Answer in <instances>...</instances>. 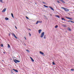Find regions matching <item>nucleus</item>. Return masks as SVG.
<instances>
[{"mask_svg":"<svg viewBox=\"0 0 74 74\" xmlns=\"http://www.w3.org/2000/svg\"><path fill=\"white\" fill-rule=\"evenodd\" d=\"M44 32H43L41 33L40 35V37L42 38L44 37Z\"/></svg>","mask_w":74,"mask_h":74,"instance_id":"nucleus-3","label":"nucleus"},{"mask_svg":"<svg viewBox=\"0 0 74 74\" xmlns=\"http://www.w3.org/2000/svg\"><path fill=\"white\" fill-rule=\"evenodd\" d=\"M24 38H25V39L26 40V37H24Z\"/></svg>","mask_w":74,"mask_h":74,"instance_id":"nucleus-39","label":"nucleus"},{"mask_svg":"<svg viewBox=\"0 0 74 74\" xmlns=\"http://www.w3.org/2000/svg\"><path fill=\"white\" fill-rule=\"evenodd\" d=\"M11 15L12 18H14V14H12V13L11 14Z\"/></svg>","mask_w":74,"mask_h":74,"instance_id":"nucleus-13","label":"nucleus"},{"mask_svg":"<svg viewBox=\"0 0 74 74\" xmlns=\"http://www.w3.org/2000/svg\"><path fill=\"white\" fill-rule=\"evenodd\" d=\"M44 38L45 39V38H46V35H45L44 36Z\"/></svg>","mask_w":74,"mask_h":74,"instance_id":"nucleus-22","label":"nucleus"},{"mask_svg":"<svg viewBox=\"0 0 74 74\" xmlns=\"http://www.w3.org/2000/svg\"><path fill=\"white\" fill-rule=\"evenodd\" d=\"M65 17L66 18H67V19H70V20H73V18H71L70 17Z\"/></svg>","mask_w":74,"mask_h":74,"instance_id":"nucleus-5","label":"nucleus"},{"mask_svg":"<svg viewBox=\"0 0 74 74\" xmlns=\"http://www.w3.org/2000/svg\"><path fill=\"white\" fill-rule=\"evenodd\" d=\"M24 45H25V46H26V44L25 43L24 44Z\"/></svg>","mask_w":74,"mask_h":74,"instance_id":"nucleus-38","label":"nucleus"},{"mask_svg":"<svg viewBox=\"0 0 74 74\" xmlns=\"http://www.w3.org/2000/svg\"><path fill=\"white\" fill-rule=\"evenodd\" d=\"M43 3V4H45L46 3L45 2H42Z\"/></svg>","mask_w":74,"mask_h":74,"instance_id":"nucleus-33","label":"nucleus"},{"mask_svg":"<svg viewBox=\"0 0 74 74\" xmlns=\"http://www.w3.org/2000/svg\"><path fill=\"white\" fill-rule=\"evenodd\" d=\"M15 27L16 29H17V27H16V26H15Z\"/></svg>","mask_w":74,"mask_h":74,"instance_id":"nucleus-40","label":"nucleus"},{"mask_svg":"<svg viewBox=\"0 0 74 74\" xmlns=\"http://www.w3.org/2000/svg\"><path fill=\"white\" fill-rule=\"evenodd\" d=\"M71 22L72 23H74V22L73 21H71Z\"/></svg>","mask_w":74,"mask_h":74,"instance_id":"nucleus-29","label":"nucleus"},{"mask_svg":"<svg viewBox=\"0 0 74 74\" xmlns=\"http://www.w3.org/2000/svg\"><path fill=\"white\" fill-rule=\"evenodd\" d=\"M40 54H41V55H44V53L41 51H40Z\"/></svg>","mask_w":74,"mask_h":74,"instance_id":"nucleus-12","label":"nucleus"},{"mask_svg":"<svg viewBox=\"0 0 74 74\" xmlns=\"http://www.w3.org/2000/svg\"><path fill=\"white\" fill-rule=\"evenodd\" d=\"M12 36H14V37H15V38H16V39L17 38V37H16V36L15 35V34H14L12 33Z\"/></svg>","mask_w":74,"mask_h":74,"instance_id":"nucleus-4","label":"nucleus"},{"mask_svg":"<svg viewBox=\"0 0 74 74\" xmlns=\"http://www.w3.org/2000/svg\"><path fill=\"white\" fill-rule=\"evenodd\" d=\"M8 48H10V45L9 44H8Z\"/></svg>","mask_w":74,"mask_h":74,"instance_id":"nucleus-20","label":"nucleus"},{"mask_svg":"<svg viewBox=\"0 0 74 74\" xmlns=\"http://www.w3.org/2000/svg\"><path fill=\"white\" fill-rule=\"evenodd\" d=\"M57 27H58V25H56L55 26V28H57Z\"/></svg>","mask_w":74,"mask_h":74,"instance_id":"nucleus-23","label":"nucleus"},{"mask_svg":"<svg viewBox=\"0 0 74 74\" xmlns=\"http://www.w3.org/2000/svg\"><path fill=\"white\" fill-rule=\"evenodd\" d=\"M4 53H5V52H3Z\"/></svg>","mask_w":74,"mask_h":74,"instance_id":"nucleus-44","label":"nucleus"},{"mask_svg":"<svg viewBox=\"0 0 74 74\" xmlns=\"http://www.w3.org/2000/svg\"><path fill=\"white\" fill-rule=\"evenodd\" d=\"M11 73H12L13 74H14V73H13V72H12V71L11 70Z\"/></svg>","mask_w":74,"mask_h":74,"instance_id":"nucleus-36","label":"nucleus"},{"mask_svg":"<svg viewBox=\"0 0 74 74\" xmlns=\"http://www.w3.org/2000/svg\"><path fill=\"white\" fill-rule=\"evenodd\" d=\"M13 70L15 71V72H16V73H18V71L16 69H13Z\"/></svg>","mask_w":74,"mask_h":74,"instance_id":"nucleus-7","label":"nucleus"},{"mask_svg":"<svg viewBox=\"0 0 74 74\" xmlns=\"http://www.w3.org/2000/svg\"><path fill=\"white\" fill-rule=\"evenodd\" d=\"M61 8L64 10L65 11H69V9L63 7H61Z\"/></svg>","mask_w":74,"mask_h":74,"instance_id":"nucleus-2","label":"nucleus"},{"mask_svg":"<svg viewBox=\"0 0 74 74\" xmlns=\"http://www.w3.org/2000/svg\"><path fill=\"white\" fill-rule=\"evenodd\" d=\"M44 17H45V18H47V16H45V15H44Z\"/></svg>","mask_w":74,"mask_h":74,"instance_id":"nucleus-32","label":"nucleus"},{"mask_svg":"<svg viewBox=\"0 0 74 74\" xmlns=\"http://www.w3.org/2000/svg\"><path fill=\"white\" fill-rule=\"evenodd\" d=\"M10 35H11V33H10L9 35V36H10Z\"/></svg>","mask_w":74,"mask_h":74,"instance_id":"nucleus-37","label":"nucleus"},{"mask_svg":"<svg viewBox=\"0 0 74 74\" xmlns=\"http://www.w3.org/2000/svg\"><path fill=\"white\" fill-rule=\"evenodd\" d=\"M41 31H42V29H40L39 30H38L39 33V34L40 33Z\"/></svg>","mask_w":74,"mask_h":74,"instance_id":"nucleus-11","label":"nucleus"},{"mask_svg":"<svg viewBox=\"0 0 74 74\" xmlns=\"http://www.w3.org/2000/svg\"><path fill=\"white\" fill-rule=\"evenodd\" d=\"M57 2H58V3H60V2L58 0L57 1Z\"/></svg>","mask_w":74,"mask_h":74,"instance_id":"nucleus-28","label":"nucleus"},{"mask_svg":"<svg viewBox=\"0 0 74 74\" xmlns=\"http://www.w3.org/2000/svg\"><path fill=\"white\" fill-rule=\"evenodd\" d=\"M61 2H62V3H65V2H64V1H63V0H61Z\"/></svg>","mask_w":74,"mask_h":74,"instance_id":"nucleus-15","label":"nucleus"},{"mask_svg":"<svg viewBox=\"0 0 74 74\" xmlns=\"http://www.w3.org/2000/svg\"><path fill=\"white\" fill-rule=\"evenodd\" d=\"M6 10V8H5L2 11V12H5V11Z\"/></svg>","mask_w":74,"mask_h":74,"instance_id":"nucleus-9","label":"nucleus"},{"mask_svg":"<svg viewBox=\"0 0 74 74\" xmlns=\"http://www.w3.org/2000/svg\"><path fill=\"white\" fill-rule=\"evenodd\" d=\"M35 4L36 5L37 4V3H35Z\"/></svg>","mask_w":74,"mask_h":74,"instance_id":"nucleus-43","label":"nucleus"},{"mask_svg":"<svg viewBox=\"0 0 74 74\" xmlns=\"http://www.w3.org/2000/svg\"><path fill=\"white\" fill-rule=\"evenodd\" d=\"M52 64H53V65H55V62H53Z\"/></svg>","mask_w":74,"mask_h":74,"instance_id":"nucleus-19","label":"nucleus"},{"mask_svg":"<svg viewBox=\"0 0 74 74\" xmlns=\"http://www.w3.org/2000/svg\"><path fill=\"white\" fill-rule=\"evenodd\" d=\"M67 30H69V31H71V29H70V28H69V27L68 28Z\"/></svg>","mask_w":74,"mask_h":74,"instance_id":"nucleus-17","label":"nucleus"},{"mask_svg":"<svg viewBox=\"0 0 74 74\" xmlns=\"http://www.w3.org/2000/svg\"><path fill=\"white\" fill-rule=\"evenodd\" d=\"M26 18L27 19H29V18H28V17H27V16H26Z\"/></svg>","mask_w":74,"mask_h":74,"instance_id":"nucleus-30","label":"nucleus"},{"mask_svg":"<svg viewBox=\"0 0 74 74\" xmlns=\"http://www.w3.org/2000/svg\"><path fill=\"white\" fill-rule=\"evenodd\" d=\"M49 7L51 9V10H53V11H54V9L53 8H52L51 6H49Z\"/></svg>","mask_w":74,"mask_h":74,"instance_id":"nucleus-8","label":"nucleus"},{"mask_svg":"<svg viewBox=\"0 0 74 74\" xmlns=\"http://www.w3.org/2000/svg\"><path fill=\"white\" fill-rule=\"evenodd\" d=\"M59 1H62V0H59Z\"/></svg>","mask_w":74,"mask_h":74,"instance_id":"nucleus-42","label":"nucleus"},{"mask_svg":"<svg viewBox=\"0 0 74 74\" xmlns=\"http://www.w3.org/2000/svg\"><path fill=\"white\" fill-rule=\"evenodd\" d=\"M1 46L2 47H3V44H1Z\"/></svg>","mask_w":74,"mask_h":74,"instance_id":"nucleus-34","label":"nucleus"},{"mask_svg":"<svg viewBox=\"0 0 74 74\" xmlns=\"http://www.w3.org/2000/svg\"><path fill=\"white\" fill-rule=\"evenodd\" d=\"M38 23H42V21H37L36 22V25H37V24H38Z\"/></svg>","mask_w":74,"mask_h":74,"instance_id":"nucleus-6","label":"nucleus"},{"mask_svg":"<svg viewBox=\"0 0 74 74\" xmlns=\"http://www.w3.org/2000/svg\"><path fill=\"white\" fill-rule=\"evenodd\" d=\"M62 26H63V27H66V26L64 24L62 25Z\"/></svg>","mask_w":74,"mask_h":74,"instance_id":"nucleus-21","label":"nucleus"},{"mask_svg":"<svg viewBox=\"0 0 74 74\" xmlns=\"http://www.w3.org/2000/svg\"><path fill=\"white\" fill-rule=\"evenodd\" d=\"M5 19L6 20V21H8V19H9V18L7 17H6L5 18Z\"/></svg>","mask_w":74,"mask_h":74,"instance_id":"nucleus-16","label":"nucleus"},{"mask_svg":"<svg viewBox=\"0 0 74 74\" xmlns=\"http://www.w3.org/2000/svg\"><path fill=\"white\" fill-rule=\"evenodd\" d=\"M71 71H74V69H71Z\"/></svg>","mask_w":74,"mask_h":74,"instance_id":"nucleus-27","label":"nucleus"},{"mask_svg":"<svg viewBox=\"0 0 74 74\" xmlns=\"http://www.w3.org/2000/svg\"><path fill=\"white\" fill-rule=\"evenodd\" d=\"M62 20H64V21H66V20L64 19L63 18H61Z\"/></svg>","mask_w":74,"mask_h":74,"instance_id":"nucleus-24","label":"nucleus"},{"mask_svg":"<svg viewBox=\"0 0 74 74\" xmlns=\"http://www.w3.org/2000/svg\"><path fill=\"white\" fill-rule=\"evenodd\" d=\"M56 17H57V18H60V16H59L58 15H56Z\"/></svg>","mask_w":74,"mask_h":74,"instance_id":"nucleus-14","label":"nucleus"},{"mask_svg":"<svg viewBox=\"0 0 74 74\" xmlns=\"http://www.w3.org/2000/svg\"><path fill=\"white\" fill-rule=\"evenodd\" d=\"M67 22H71V21H70V20L68 21H67Z\"/></svg>","mask_w":74,"mask_h":74,"instance_id":"nucleus-35","label":"nucleus"},{"mask_svg":"<svg viewBox=\"0 0 74 74\" xmlns=\"http://www.w3.org/2000/svg\"><path fill=\"white\" fill-rule=\"evenodd\" d=\"M0 1L1 3H3V0H0Z\"/></svg>","mask_w":74,"mask_h":74,"instance_id":"nucleus-26","label":"nucleus"},{"mask_svg":"<svg viewBox=\"0 0 74 74\" xmlns=\"http://www.w3.org/2000/svg\"><path fill=\"white\" fill-rule=\"evenodd\" d=\"M30 58H31L32 61V62H34V60H33V58H32V57H30Z\"/></svg>","mask_w":74,"mask_h":74,"instance_id":"nucleus-10","label":"nucleus"},{"mask_svg":"<svg viewBox=\"0 0 74 74\" xmlns=\"http://www.w3.org/2000/svg\"><path fill=\"white\" fill-rule=\"evenodd\" d=\"M52 15V14H50V15Z\"/></svg>","mask_w":74,"mask_h":74,"instance_id":"nucleus-45","label":"nucleus"},{"mask_svg":"<svg viewBox=\"0 0 74 74\" xmlns=\"http://www.w3.org/2000/svg\"><path fill=\"white\" fill-rule=\"evenodd\" d=\"M26 51H27V52H28V53L29 52V50H26Z\"/></svg>","mask_w":74,"mask_h":74,"instance_id":"nucleus-25","label":"nucleus"},{"mask_svg":"<svg viewBox=\"0 0 74 74\" xmlns=\"http://www.w3.org/2000/svg\"><path fill=\"white\" fill-rule=\"evenodd\" d=\"M13 61H14V62H15V63H17V62H18V63H19V62H20V61L15 59L13 60Z\"/></svg>","mask_w":74,"mask_h":74,"instance_id":"nucleus-1","label":"nucleus"},{"mask_svg":"<svg viewBox=\"0 0 74 74\" xmlns=\"http://www.w3.org/2000/svg\"><path fill=\"white\" fill-rule=\"evenodd\" d=\"M28 29H29V30H31V29L29 28Z\"/></svg>","mask_w":74,"mask_h":74,"instance_id":"nucleus-41","label":"nucleus"},{"mask_svg":"<svg viewBox=\"0 0 74 74\" xmlns=\"http://www.w3.org/2000/svg\"><path fill=\"white\" fill-rule=\"evenodd\" d=\"M29 35L30 37H31V36H32V35L31 34H30V33H29Z\"/></svg>","mask_w":74,"mask_h":74,"instance_id":"nucleus-31","label":"nucleus"},{"mask_svg":"<svg viewBox=\"0 0 74 74\" xmlns=\"http://www.w3.org/2000/svg\"><path fill=\"white\" fill-rule=\"evenodd\" d=\"M44 6L45 7H46V8H48V6L45 5H44Z\"/></svg>","mask_w":74,"mask_h":74,"instance_id":"nucleus-18","label":"nucleus"}]
</instances>
